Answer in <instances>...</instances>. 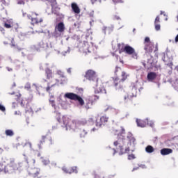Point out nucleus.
<instances>
[{"instance_id":"obj_46","label":"nucleus","mask_w":178,"mask_h":178,"mask_svg":"<svg viewBox=\"0 0 178 178\" xmlns=\"http://www.w3.org/2000/svg\"><path fill=\"white\" fill-rule=\"evenodd\" d=\"M156 51H158V44H156L155 46L154 52H156Z\"/></svg>"},{"instance_id":"obj_41","label":"nucleus","mask_w":178,"mask_h":178,"mask_svg":"<svg viewBox=\"0 0 178 178\" xmlns=\"http://www.w3.org/2000/svg\"><path fill=\"white\" fill-rule=\"evenodd\" d=\"M49 1L51 2L52 5H56V0H49Z\"/></svg>"},{"instance_id":"obj_8","label":"nucleus","mask_w":178,"mask_h":178,"mask_svg":"<svg viewBox=\"0 0 178 178\" xmlns=\"http://www.w3.org/2000/svg\"><path fill=\"white\" fill-rule=\"evenodd\" d=\"M85 77L88 80H90V81H98L97 72L92 70H88L86 72Z\"/></svg>"},{"instance_id":"obj_11","label":"nucleus","mask_w":178,"mask_h":178,"mask_svg":"<svg viewBox=\"0 0 178 178\" xmlns=\"http://www.w3.org/2000/svg\"><path fill=\"white\" fill-rule=\"evenodd\" d=\"M65 30V24L63 22H59L55 26L54 34L58 35V34H62Z\"/></svg>"},{"instance_id":"obj_26","label":"nucleus","mask_w":178,"mask_h":178,"mask_svg":"<svg viewBox=\"0 0 178 178\" xmlns=\"http://www.w3.org/2000/svg\"><path fill=\"white\" fill-rule=\"evenodd\" d=\"M56 85V83H52V84L49 83L47 87L46 88V91L47 92H49V90H51V88H52V87H55Z\"/></svg>"},{"instance_id":"obj_13","label":"nucleus","mask_w":178,"mask_h":178,"mask_svg":"<svg viewBox=\"0 0 178 178\" xmlns=\"http://www.w3.org/2000/svg\"><path fill=\"white\" fill-rule=\"evenodd\" d=\"M62 170L65 172V173H69L70 175L72 173H77V167H66L64 166L62 168Z\"/></svg>"},{"instance_id":"obj_53","label":"nucleus","mask_w":178,"mask_h":178,"mask_svg":"<svg viewBox=\"0 0 178 178\" xmlns=\"http://www.w3.org/2000/svg\"><path fill=\"white\" fill-rule=\"evenodd\" d=\"M13 87H16V83H13Z\"/></svg>"},{"instance_id":"obj_22","label":"nucleus","mask_w":178,"mask_h":178,"mask_svg":"<svg viewBox=\"0 0 178 178\" xmlns=\"http://www.w3.org/2000/svg\"><path fill=\"white\" fill-rule=\"evenodd\" d=\"M145 151L146 152H147V154H152V152L155 151V149H154V147H152V145H147L145 147Z\"/></svg>"},{"instance_id":"obj_12","label":"nucleus","mask_w":178,"mask_h":178,"mask_svg":"<svg viewBox=\"0 0 178 178\" xmlns=\"http://www.w3.org/2000/svg\"><path fill=\"white\" fill-rule=\"evenodd\" d=\"M108 120L109 118L108 117L103 115L100 119L96 120V127H102V126H105L108 123Z\"/></svg>"},{"instance_id":"obj_43","label":"nucleus","mask_w":178,"mask_h":178,"mask_svg":"<svg viewBox=\"0 0 178 178\" xmlns=\"http://www.w3.org/2000/svg\"><path fill=\"white\" fill-rule=\"evenodd\" d=\"M6 69L8 70V72H13V69L9 67H6Z\"/></svg>"},{"instance_id":"obj_52","label":"nucleus","mask_w":178,"mask_h":178,"mask_svg":"<svg viewBox=\"0 0 178 178\" xmlns=\"http://www.w3.org/2000/svg\"><path fill=\"white\" fill-rule=\"evenodd\" d=\"M113 151H114V152H113V155H115V154H116V152H118L117 151H116V149H113Z\"/></svg>"},{"instance_id":"obj_45","label":"nucleus","mask_w":178,"mask_h":178,"mask_svg":"<svg viewBox=\"0 0 178 178\" xmlns=\"http://www.w3.org/2000/svg\"><path fill=\"white\" fill-rule=\"evenodd\" d=\"M26 144H27V145L29 146L30 148H33V145L31 144V143L28 142Z\"/></svg>"},{"instance_id":"obj_36","label":"nucleus","mask_w":178,"mask_h":178,"mask_svg":"<svg viewBox=\"0 0 178 178\" xmlns=\"http://www.w3.org/2000/svg\"><path fill=\"white\" fill-rule=\"evenodd\" d=\"M160 22L161 20H160L159 16H157L155 19L154 24H158V23H160Z\"/></svg>"},{"instance_id":"obj_60","label":"nucleus","mask_w":178,"mask_h":178,"mask_svg":"<svg viewBox=\"0 0 178 178\" xmlns=\"http://www.w3.org/2000/svg\"><path fill=\"white\" fill-rule=\"evenodd\" d=\"M0 172H1V168H0Z\"/></svg>"},{"instance_id":"obj_48","label":"nucleus","mask_w":178,"mask_h":178,"mask_svg":"<svg viewBox=\"0 0 178 178\" xmlns=\"http://www.w3.org/2000/svg\"><path fill=\"white\" fill-rule=\"evenodd\" d=\"M175 42H178V34L175 37Z\"/></svg>"},{"instance_id":"obj_1","label":"nucleus","mask_w":178,"mask_h":178,"mask_svg":"<svg viewBox=\"0 0 178 178\" xmlns=\"http://www.w3.org/2000/svg\"><path fill=\"white\" fill-rule=\"evenodd\" d=\"M114 133L115 136H118V140L114 142L115 147H118L119 145L120 148V151L119 155H123V154H127V152H130V148L127 147L125 149L123 148V145L126 143V130L123 127H120L118 129L114 130Z\"/></svg>"},{"instance_id":"obj_5","label":"nucleus","mask_w":178,"mask_h":178,"mask_svg":"<svg viewBox=\"0 0 178 178\" xmlns=\"http://www.w3.org/2000/svg\"><path fill=\"white\" fill-rule=\"evenodd\" d=\"M28 19L31 20V24H38V23H42L43 19L42 17H38V14L34 12H32L31 14L28 15Z\"/></svg>"},{"instance_id":"obj_58","label":"nucleus","mask_w":178,"mask_h":178,"mask_svg":"<svg viewBox=\"0 0 178 178\" xmlns=\"http://www.w3.org/2000/svg\"><path fill=\"white\" fill-rule=\"evenodd\" d=\"M18 3H22V2H18Z\"/></svg>"},{"instance_id":"obj_16","label":"nucleus","mask_w":178,"mask_h":178,"mask_svg":"<svg viewBox=\"0 0 178 178\" xmlns=\"http://www.w3.org/2000/svg\"><path fill=\"white\" fill-rule=\"evenodd\" d=\"M71 8L72 9V12H74L75 15H79L80 12H81V10H80V7H79L77 3H72Z\"/></svg>"},{"instance_id":"obj_49","label":"nucleus","mask_w":178,"mask_h":178,"mask_svg":"<svg viewBox=\"0 0 178 178\" xmlns=\"http://www.w3.org/2000/svg\"><path fill=\"white\" fill-rule=\"evenodd\" d=\"M57 120L58 123H61L60 118H57Z\"/></svg>"},{"instance_id":"obj_31","label":"nucleus","mask_w":178,"mask_h":178,"mask_svg":"<svg viewBox=\"0 0 178 178\" xmlns=\"http://www.w3.org/2000/svg\"><path fill=\"white\" fill-rule=\"evenodd\" d=\"M24 88L26 90H31V84H30V83H26L25 86H24Z\"/></svg>"},{"instance_id":"obj_10","label":"nucleus","mask_w":178,"mask_h":178,"mask_svg":"<svg viewBox=\"0 0 178 178\" xmlns=\"http://www.w3.org/2000/svg\"><path fill=\"white\" fill-rule=\"evenodd\" d=\"M136 97L137 95L133 90H131L124 97V101L125 104H133V101Z\"/></svg>"},{"instance_id":"obj_15","label":"nucleus","mask_w":178,"mask_h":178,"mask_svg":"<svg viewBox=\"0 0 178 178\" xmlns=\"http://www.w3.org/2000/svg\"><path fill=\"white\" fill-rule=\"evenodd\" d=\"M136 123L138 127H145L147 124H148V119H146V120L136 119Z\"/></svg>"},{"instance_id":"obj_54","label":"nucleus","mask_w":178,"mask_h":178,"mask_svg":"<svg viewBox=\"0 0 178 178\" xmlns=\"http://www.w3.org/2000/svg\"><path fill=\"white\" fill-rule=\"evenodd\" d=\"M37 156H41V153H38V154H37Z\"/></svg>"},{"instance_id":"obj_40","label":"nucleus","mask_w":178,"mask_h":178,"mask_svg":"<svg viewBox=\"0 0 178 178\" xmlns=\"http://www.w3.org/2000/svg\"><path fill=\"white\" fill-rule=\"evenodd\" d=\"M0 111H1V112H5L6 111L5 106L0 104Z\"/></svg>"},{"instance_id":"obj_27","label":"nucleus","mask_w":178,"mask_h":178,"mask_svg":"<svg viewBox=\"0 0 178 178\" xmlns=\"http://www.w3.org/2000/svg\"><path fill=\"white\" fill-rule=\"evenodd\" d=\"M97 92H101L102 94H106V90H105V88L102 87L97 89Z\"/></svg>"},{"instance_id":"obj_24","label":"nucleus","mask_w":178,"mask_h":178,"mask_svg":"<svg viewBox=\"0 0 178 178\" xmlns=\"http://www.w3.org/2000/svg\"><path fill=\"white\" fill-rule=\"evenodd\" d=\"M26 163L29 165H34L35 163V160L31 157H29V159H26Z\"/></svg>"},{"instance_id":"obj_18","label":"nucleus","mask_w":178,"mask_h":178,"mask_svg":"<svg viewBox=\"0 0 178 178\" xmlns=\"http://www.w3.org/2000/svg\"><path fill=\"white\" fill-rule=\"evenodd\" d=\"M154 42H152V43H148L145 44L144 49L145 51H146V52L151 53L152 52V51H154Z\"/></svg>"},{"instance_id":"obj_59","label":"nucleus","mask_w":178,"mask_h":178,"mask_svg":"<svg viewBox=\"0 0 178 178\" xmlns=\"http://www.w3.org/2000/svg\"><path fill=\"white\" fill-rule=\"evenodd\" d=\"M57 81H58V83H59V80H58Z\"/></svg>"},{"instance_id":"obj_25","label":"nucleus","mask_w":178,"mask_h":178,"mask_svg":"<svg viewBox=\"0 0 178 178\" xmlns=\"http://www.w3.org/2000/svg\"><path fill=\"white\" fill-rule=\"evenodd\" d=\"M49 102L51 105V106H53V108L54 109H56V106L55 105V100L54 99V96H51L49 99Z\"/></svg>"},{"instance_id":"obj_14","label":"nucleus","mask_w":178,"mask_h":178,"mask_svg":"<svg viewBox=\"0 0 178 178\" xmlns=\"http://www.w3.org/2000/svg\"><path fill=\"white\" fill-rule=\"evenodd\" d=\"M29 175H31L32 177H38V178L41 177L40 170L39 168L31 169L29 171Z\"/></svg>"},{"instance_id":"obj_57","label":"nucleus","mask_w":178,"mask_h":178,"mask_svg":"<svg viewBox=\"0 0 178 178\" xmlns=\"http://www.w3.org/2000/svg\"><path fill=\"white\" fill-rule=\"evenodd\" d=\"M95 92H98V90H95Z\"/></svg>"},{"instance_id":"obj_29","label":"nucleus","mask_w":178,"mask_h":178,"mask_svg":"<svg viewBox=\"0 0 178 178\" xmlns=\"http://www.w3.org/2000/svg\"><path fill=\"white\" fill-rule=\"evenodd\" d=\"M57 74L60 76V77H62V79L65 78V74H63L60 70L57 71Z\"/></svg>"},{"instance_id":"obj_9","label":"nucleus","mask_w":178,"mask_h":178,"mask_svg":"<svg viewBox=\"0 0 178 178\" xmlns=\"http://www.w3.org/2000/svg\"><path fill=\"white\" fill-rule=\"evenodd\" d=\"M121 73V81H126V80H127V77H129V76H130L129 74H127L126 72L122 70V67H115V76H119V74H120Z\"/></svg>"},{"instance_id":"obj_4","label":"nucleus","mask_w":178,"mask_h":178,"mask_svg":"<svg viewBox=\"0 0 178 178\" xmlns=\"http://www.w3.org/2000/svg\"><path fill=\"white\" fill-rule=\"evenodd\" d=\"M44 144H46L48 147H51V145H54V140H52V138L50 136H42V140L38 145L39 149H42V145H44Z\"/></svg>"},{"instance_id":"obj_56","label":"nucleus","mask_w":178,"mask_h":178,"mask_svg":"<svg viewBox=\"0 0 178 178\" xmlns=\"http://www.w3.org/2000/svg\"><path fill=\"white\" fill-rule=\"evenodd\" d=\"M176 83H178V79L176 80Z\"/></svg>"},{"instance_id":"obj_3","label":"nucleus","mask_w":178,"mask_h":178,"mask_svg":"<svg viewBox=\"0 0 178 178\" xmlns=\"http://www.w3.org/2000/svg\"><path fill=\"white\" fill-rule=\"evenodd\" d=\"M65 97L72 101H77L81 106H84V99L81 97L73 92H67L65 94Z\"/></svg>"},{"instance_id":"obj_23","label":"nucleus","mask_w":178,"mask_h":178,"mask_svg":"<svg viewBox=\"0 0 178 178\" xmlns=\"http://www.w3.org/2000/svg\"><path fill=\"white\" fill-rule=\"evenodd\" d=\"M6 136H8L9 137H12L15 136V133L12 131V129H7L5 131Z\"/></svg>"},{"instance_id":"obj_19","label":"nucleus","mask_w":178,"mask_h":178,"mask_svg":"<svg viewBox=\"0 0 178 178\" xmlns=\"http://www.w3.org/2000/svg\"><path fill=\"white\" fill-rule=\"evenodd\" d=\"M45 72V76L47 79V80H49L51 79H52V77H54V72H52V70L49 69V68H46L44 70Z\"/></svg>"},{"instance_id":"obj_44","label":"nucleus","mask_w":178,"mask_h":178,"mask_svg":"<svg viewBox=\"0 0 178 178\" xmlns=\"http://www.w3.org/2000/svg\"><path fill=\"white\" fill-rule=\"evenodd\" d=\"M78 123H80V124H86L87 122L86 121H79Z\"/></svg>"},{"instance_id":"obj_17","label":"nucleus","mask_w":178,"mask_h":178,"mask_svg":"<svg viewBox=\"0 0 178 178\" xmlns=\"http://www.w3.org/2000/svg\"><path fill=\"white\" fill-rule=\"evenodd\" d=\"M64 127L66 128V130H71L73 127L71 125H69V118H66L65 117H63L61 119Z\"/></svg>"},{"instance_id":"obj_37","label":"nucleus","mask_w":178,"mask_h":178,"mask_svg":"<svg viewBox=\"0 0 178 178\" xmlns=\"http://www.w3.org/2000/svg\"><path fill=\"white\" fill-rule=\"evenodd\" d=\"M4 27H6V29H11L12 25H10V24H8V23H5L4 24Z\"/></svg>"},{"instance_id":"obj_47","label":"nucleus","mask_w":178,"mask_h":178,"mask_svg":"<svg viewBox=\"0 0 178 178\" xmlns=\"http://www.w3.org/2000/svg\"><path fill=\"white\" fill-rule=\"evenodd\" d=\"M67 73H72V70L70 68H68L67 70Z\"/></svg>"},{"instance_id":"obj_33","label":"nucleus","mask_w":178,"mask_h":178,"mask_svg":"<svg viewBox=\"0 0 178 178\" xmlns=\"http://www.w3.org/2000/svg\"><path fill=\"white\" fill-rule=\"evenodd\" d=\"M114 3H123L124 0H112Z\"/></svg>"},{"instance_id":"obj_21","label":"nucleus","mask_w":178,"mask_h":178,"mask_svg":"<svg viewBox=\"0 0 178 178\" xmlns=\"http://www.w3.org/2000/svg\"><path fill=\"white\" fill-rule=\"evenodd\" d=\"M173 152V150L172 149L169 148H163L161 150V155H169L170 154H172Z\"/></svg>"},{"instance_id":"obj_28","label":"nucleus","mask_w":178,"mask_h":178,"mask_svg":"<svg viewBox=\"0 0 178 178\" xmlns=\"http://www.w3.org/2000/svg\"><path fill=\"white\" fill-rule=\"evenodd\" d=\"M151 43H152V42H151V40L149 39V38L146 37L144 40L145 45H146V44H151Z\"/></svg>"},{"instance_id":"obj_42","label":"nucleus","mask_w":178,"mask_h":178,"mask_svg":"<svg viewBox=\"0 0 178 178\" xmlns=\"http://www.w3.org/2000/svg\"><path fill=\"white\" fill-rule=\"evenodd\" d=\"M17 101H19L20 99V97H22V95L20 93H18L17 95Z\"/></svg>"},{"instance_id":"obj_32","label":"nucleus","mask_w":178,"mask_h":178,"mask_svg":"<svg viewBox=\"0 0 178 178\" xmlns=\"http://www.w3.org/2000/svg\"><path fill=\"white\" fill-rule=\"evenodd\" d=\"M155 24V30L156 31H159L161 30V25L159 24Z\"/></svg>"},{"instance_id":"obj_39","label":"nucleus","mask_w":178,"mask_h":178,"mask_svg":"<svg viewBox=\"0 0 178 178\" xmlns=\"http://www.w3.org/2000/svg\"><path fill=\"white\" fill-rule=\"evenodd\" d=\"M0 31L1 33L5 35V29L3 28H2V26H0Z\"/></svg>"},{"instance_id":"obj_6","label":"nucleus","mask_w":178,"mask_h":178,"mask_svg":"<svg viewBox=\"0 0 178 178\" xmlns=\"http://www.w3.org/2000/svg\"><path fill=\"white\" fill-rule=\"evenodd\" d=\"M113 86L117 91H122V90H123V88H124V82H123V81H121L119 77L117 76L113 78Z\"/></svg>"},{"instance_id":"obj_51","label":"nucleus","mask_w":178,"mask_h":178,"mask_svg":"<svg viewBox=\"0 0 178 178\" xmlns=\"http://www.w3.org/2000/svg\"><path fill=\"white\" fill-rule=\"evenodd\" d=\"M13 108H16V103H13Z\"/></svg>"},{"instance_id":"obj_20","label":"nucleus","mask_w":178,"mask_h":178,"mask_svg":"<svg viewBox=\"0 0 178 178\" xmlns=\"http://www.w3.org/2000/svg\"><path fill=\"white\" fill-rule=\"evenodd\" d=\"M156 77H157L156 72H149L147 76V79L148 81H152L153 80H155Z\"/></svg>"},{"instance_id":"obj_34","label":"nucleus","mask_w":178,"mask_h":178,"mask_svg":"<svg viewBox=\"0 0 178 178\" xmlns=\"http://www.w3.org/2000/svg\"><path fill=\"white\" fill-rule=\"evenodd\" d=\"M136 159V156H134V154H129L128 156V159L129 161H131L132 159Z\"/></svg>"},{"instance_id":"obj_55","label":"nucleus","mask_w":178,"mask_h":178,"mask_svg":"<svg viewBox=\"0 0 178 178\" xmlns=\"http://www.w3.org/2000/svg\"><path fill=\"white\" fill-rule=\"evenodd\" d=\"M90 122H92L94 120V119L90 118Z\"/></svg>"},{"instance_id":"obj_35","label":"nucleus","mask_w":178,"mask_h":178,"mask_svg":"<svg viewBox=\"0 0 178 178\" xmlns=\"http://www.w3.org/2000/svg\"><path fill=\"white\" fill-rule=\"evenodd\" d=\"M113 20H120V17L118 15H113Z\"/></svg>"},{"instance_id":"obj_50","label":"nucleus","mask_w":178,"mask_h":178,"mask_svg":"<svg viewBox=\"0 0 178 178\" xmlns=\"http://www.w3.org/2000/svg\"><path fill=\"white\" fill-rule=\"evenodd\" d=\"M11 47H16V44L15 43H13V42H12Z\"/></svg>"},{"instance_id":"obj_38","label":"nucleus","mask_w":178,"mask_h":178,"mask_svg":"<svg viewBox=\"0 0 178 178\" xmlns=\"http://www.w3.org/2000/svg\"><path fill=\"white\" fill-rule=\"evenodd\" d=\"M109 27H106V26H103L102 28V31L104 33V34L106 33V30H109Z\"/></svg>"},{"instance_id":"obj_30","label":"nucleus","mask_w":178,"mask_h":178,"mask_svg":"<svg viewBox=\"0 0 178 178\" xmlns=\"http://www.w3.org/2000/svg\"><path fill=\"white\" fill-rule=\"evenodd\" d=\"M87 134V132L86 130L81 131L80 136L81 137H86V135Z\"/></svg>"},{"instance_id":"obj_7","label":"nucleus","mask_w":178,"mask_h":178,"mask_svg":"<svg viewBox=\"0 0 178 178\" xmlns=\"http://www.w3.org/2000/svg\"><path fill=\"white\" fill-rule=\"evenodd\" d=\"M99 99V96L97 95H93L92 97H90L86 99V109H91V107L92 105H95V102L98 101Z\"/></svg>"},{"instance_id":"obj_2","label":"nucleus","mask_w":178,"mask_h":178,"mask_svg":"<svg viewBox=\"0 0 178 178\" xmlns=\"http://www.w3.org/2000/svg\"><path fill=\"white\" fill-rule=\"evenodd\" d=\"M118 49L119 54H126L127 55H129V56H131L134 59H138V54H137V51H136V49L133 48L129 44H124V43H118Z\"/></svg>"}]
</instances>
